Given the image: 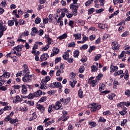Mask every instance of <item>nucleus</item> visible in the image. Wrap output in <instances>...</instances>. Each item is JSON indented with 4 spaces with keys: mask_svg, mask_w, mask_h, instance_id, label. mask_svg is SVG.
<instances>
[{
    "mask_svg": "<svg viewBox=\"0 0 130 130\" xmlns=\"http://www.w3.org/2000/svg\"><path fill=\"white\" fill-rule=\"evenodd\" d=\"M27 86L28 88H30L31 86L30 85H21V92H22V94H23V95H26V94H27Z\"/></svg>",
    "mask_w": 130,
    "mask_h": 130,
    "instance_id": "nucleus-5",
    "label": "nucleus"
},
{
    "mask_svg": "<svg viewBox=\"0 0 130 130\" xmlns=\"http://www.w3.org/2000/svg\"><path fill=\"white\" fill-rule=\"evenodd\" d=\"M50 81V77L49 76H46L44 80H43V81L44 83H47V82H49Z\"/></svg>",
    "mask_w": 130,
    "mask_h": 130,
    "instance_id": "nucleus-38",
    "label": "nucleus"
},
{
    "mask_svg": "<svg viewBox=\"0 0 130 130\" xmlns=\"http://www.w3.org/2000/svg\"><path fill=\"white\" fill-rule=\"evenodd\" d=\"M72 15H73V16H77L78 15V10L76 9V10H73Z\"/></svg>",
    "mask_w": 130,
    "mask_h": 130,
    "instance_id": "nucleus-54",
    "label": "nucleus"
},
{
    "mask_svg": "<svg viewBox=\"0 0 130 130\" xmlns=\"http://www.w3.org/2000/svg\"><path fill=\"white\" fill-rule=\"evenodd\" d=\"M48 57H49L48 54L44 53L40 57V61H43V60H46L47 59V58H48Z\"/></svg>",
    "mask_w": 130,
    "mask_h": 130,
    "instance_id": "nucleus-8",
    "label": "nucleus"
},
{
    "mask_svg": "<svg viewBox=\"0 0 130 130\" xmlns=\"http://www.w3.org/2000/svg\"><path fill=\"white\" fill-rule=\"evenodd\" d=\"M10 122V123H16V122H18V119L11 120Z\"/></svg>",
    "mask_w": 130,
    "mask_h": 130,
    "instance_id": "nucleus-55",
    "label": "nucleus"
},
{
    "mask_svg": "<svg viewBox=\"0 0 130 130\" xmlns=\"http://www.w3.org/2000/svg\"><path fill=\"white\" fill-rule=\"evenodd\" d=\"M35 23L37 25L41 23V19L40 18L37 17L36 18Z\"/></svg>",
    "mask_w": 130,
    "mask_h": 130,
    "instance_id": "nucleus-30",
    "label": "nucleus"
},
{
    "mask_svg": "<svg viewBox=\"0 0 130 130\" xmlns=\"http://www.w3.org/2000/svg\"><path fill=\"white\" fill-rule=\"evenodd\" d=\"M4 77H5V78H10V73H8V72H4L3 74Z\"/></svg>",
    "mask_w": 130,
    "mask_h": 130,
    "instance_id": "nucleus-49",
    "label": "nucleus"
},
{
    "mask_svg": "<svg viewBox=\"0 0 130 130\" xmlns=\"http://www.w3.org/2000/svg\"><path fill=\"white\" fill-rule=\"evenodd\" d=\"M125 95L127 96V97H129L130 96V90L127 89L125 91Z\"/></svg>",
    "mask_w": 130,
    "mask_h": 130,
    "instance_id": "nucleus-46",
    "label": "nucleus"
},
{
    "mask_svg": "<svg viewBox=\"0 0 130 130\" xmlns=\"http://www.w3.org/2000/svg\"><path fill=\"white\" fill-rule=\"evenodd\" d=\"M127 121V120H126V119H123V121L121 122V126H124V125H125V123H126Z\"/></svg>",
    "mask_w": 130,
    "mask_h": 130,
    "instance_id": "nucleus-40",
    "label": "nucleus"
},
{
    "mask_svg": "<svg viewBox=\"0 0 130 130\" xmlns=\"http://www.w3.org/2000/svg\"><path fill=\"white\" fill-rule=\"evenodd\" d=\"M20 73L22 74V76H24V77L26 76H29V69H28V66L27 64H24L23 65V70L20 71Z\"/></svg>",
    "mask_w": 130,
    "mask_h": 130,
    "instance_id": "nucleus-2",
    "label": "nucleus"
},
{
    "mask_svg": "<svg viewBox=\"0 0 130 130\" xmlns=\"http://www.w3.org/2000/svg\"><path fill=\"white\" fill-rule=\"evenodd\" d=\"M125 102H120L117 104V107H124Z\"/></svg>",
    "mask_w": 130,
    "mask_h": 130,
    "instance_id": "nucleus-36",
    "label": "nucleus"
},
{
    "mask_svg": "<svg viewBox=\"0 0 130 130\" xmlns=\"http://www.w3.org/2000/svg\"><path fill=\"white\" fill-rule=\"evenodd\" d=\"M37 48H38V45L36 43L32 47V50H35L36 49H37Z\"/></svg>",
    "mask_w": 130,
    "mask_h": 130,
    "instance_id": "nucleus-59",
    "label": "nucleus"
},
{
    "mask_svg": "<svg viewBox=\"0 0 130 130\" xmlns=\"http://www.w3.org/2000/svg\"><path fill=\"white\" fill-rule=\"evenodd\" d=\"M60 60H61V58L57 57V58H56V59L55 60V63H58V62H59V61H60Z\"/></svg>",
    "mask_w": 130,
    "mask_h": 130,
    "instance_id": "nucleus-53",
    "label": "nucleus"
},
{
    "mask_svg": "<svg viewBox=\"0 0 130 130\" xmlns=\"http://www.w3.org/2000/svg\"><path fill=\"white\" fill-rule=\"evenodd\" d=\"M58 52H59V49L57 48L54 47L53 48V53L51 54V57L54 56V55H56V54H58Z\"/></svg>",
    "mask_w": 130,
    "mask_h": 130,
    "instance_id": "nucleus-9",
    "label": "nucleus"
},
{
    "mask_svg": "<svg viewBox=\"0 0 130 130\" xmlns=\"http://www.w3.org/2000/svg\"><path fill=\"white\" fill-rule=\"evenodd\" d=\"M4 22L2 20H0V32L1 34H4V32L6 31L7 29V26L6 25H3V24Z\"/></svg>",
    "mask_w": 130,
    "mask_h": 130,
    "instance_id": "nucleus-4",
    "label": "nucleus"
},
{
    "mask_svg": "<svg viewBox=\"0 0 130 130\" xmlns=\"http://www.w3.org/2000/svg\"><path fill=\"white\" fill-rule=\"evenodd\" d=\"M60 74H61V70H57L56 74V76H58V77H59V76H60Z\"/></svg>",
    "mask_w": 130,
    "mask_h": 130,
    "instance_id": "nucleus-61",
    "label": "nucleus"
},
{
    "mask_svg": "<svg viewBox=\"0 0 130 130\" xmlns=\"http://www.w3.org/2000/svg\"><path fill=\"white\" fill-rule=\"evenodd\" d=\"M31 77H32V75H30L29 74H28V76H24L23 78H22L23 82H24V83L30 82L31 81V79H30Z\"/></svg>",
    "mask_w": 130,
    "mask_h": 130,
    "instance_id": "nucleus-7",
    "label": "nucleus"
},
{
    "mask_svg": "<svg viewBox=\"0 0 130 130\" xmlns=\"http://www.w3.org/2000/svg\"><path fill=\"white\" fill-rule=\"evenodd\" d=\"M18 23L19 25H21V26H23V25H24V24L26 23V21H24L23 19H20L19 20Z\"/></svg>",
    "mask_w": 130,
    "mask_h": 130,
    "instance_id": "nucleus-39",
    "label": "nucleus"
},
{
    "mask_svg": "<svg viewBox=\"0 0 130 130\" xmlns=\"http://www.w3.org/2000/svg\"><path fill=\"white\" fill-rule=\"evenodd\" d=\"M79 72L80 73V74H83V73L85 72V67L83 66H80L79 69Z\"/></svg>",
    "mask_w": 130,
    "mask_h": 130,
    "instance_id": "nucleus-23",
    "label": "nucleus"
},
{
    "mask_svg": "<svg viewBox=\"0 0 130 130\" xmlns=\"http://www.w3.org/2000/svg\"><path fill=\"white\" fill-rule=\"evenodd\" d=\"M125 51H122L121 53L118 56V58L121 59L122 57H123L124 55Z\"/></svg>",
    "mask_w": 130,
    "mask_h": 130,
    "instance_id": "nucleus-52",
    "label": "nucleus"
},
{
    "mask_svg": "<svg viewBox=\"0 0 130 130\" xmlns=\"http://www.w3.org/2000/svg\"><path fill=\"white\" fill-rule=\"evenodd\" d=\"M75 46H76V43L75 42H72L68 44V47H75Z\"/></svg>",
    "mask_w": 130,
    "mask_h": 130,
    "instance_id": "nucleus-27",
    "label": "nucleus"
},
{
    "mask_svg": "<svg viewBox=\"0 0 130 130\" xmlns=\"http://www.w3.org/2000/svg\"><path fill=\"white\" fill-rule=\"evenodd\" d=\"M101 56H102V55L101 54H97L95 56V58H94V60L95 61H97V60H99V58H101Z\"/></svg>",
    "mask_w": 130,
    "mask_h": 130,
    "instance_id": "nucleus-34",
    "label": "nucleus"
},
{
    "mask_svg": "<svg viewBox=\"0 0 130 130\" xmlns=\"http://www.w3.org/2000/svg\"><path fill=\"white\" fill-rule=\"evenodd\" d=\"M70 101H71V98H67L66 99L64 100V103L65 104H68V103H70Z\"/></svg>",
    "mask_w": 130,
    "mask_h": 130,
    "instance_id": "nucleus-48",
    "label": "nucleus"
},
{
    "mask_svg": "<svg viewBox=\"0 0 130 130\" xmlns=\"http://www.w3.org/2000/svg\"><path fill=\"white\" fill-rule=\"evenodd\" d=\"M61 103L60 102H57L55 103V106L54 105V109L55 110H58L60 107H61Z\"/></svg>",
    "mask_w": 130,
    "mask_h": 130,
    "instance_id": "nucleus-11",
    "label": "nucleus"
},
{
    "mask_svg": "<svg viewBox=\"0 0 130 130\" xmlns=\"http://www.w3.org/2000/svg\"><path fill=\"white\" fill-rule=\"evenodd\" d=\"M62 57L65 60H68V59H69V57H70V54H69V52H64Z\"/></svg>",
    "mask_w": 130,
    "mask_h": 130,
    "instance_id": "nucleus-14",
    "label": "nucleus"
},
{
    "mask_svg": "<svg viewBox=\"0 0 130 130\" xmlns=\"http://www.w3.org/2000/svg\"><path fill=\"white\" fill-rule=\"evenodd\" d=\"M67 37H68V35L66 33H65L63 34L62 36H59V39H60V40H62V39H66Z\"/></svg>",
    "mask_w": 130,
    "mask_h": 130,
    "instance_id": "nucleus-25",
    "label": "nucleus"
},
{
    "mask_svg": "<svg viewBox=\"0 0 130 130\" xmlns=\"http://www.w3.org/2000/svg\"><path fill=\"white\" fill-rule=\"evenodd\" d=\"M43 21L44 24H47V23H48V18L47 17L44 19Z\"/></svg>",
    "mask_w": 130,
    "mask_h": 130,
    "instance_id": "nucleus-62",
    "label": "nucleus"
},
{
    "mask_svg": "<svg viewBox=\"0 0 130 130\" xmlns=\"http://www.w3.org/2000/svg\"><path fill=\"white\" fill-rule=\"evenodd\" d=\"M64 69V64H61L60 66V71H61V74H63V70Z\"/></svg>",
    "mask_w": 130,
    "mask_h": 130,
    "instance_id": "nucleus-43",
    "label": "nucleus"
},
{
    "mask_svg": "<svg viewBox=\"0 0 130 130\" xmlns=\"http://www.w3.org/2000/svg\"><path fill=\"white\" fill-rule=\"evenodd\" d=\"M66 16L67 17V18H72L73 17V13H68L66 14Z\"/></svg>",
    "mask_w": 130,
    "mask_h": 130,
    "instance_id": "nucleus-60",
    "label": "nucleus"
},
{
    "mask_svg": "<svg viewBox=\"0 0 130 130\" xmlns=\"http://www.w3.org/2000/svg\"><path fill=\"white\" fill-rule=\"evenodd\" d=\"M123 73V71L122 70H120V71H118L116 72H115L114 75V76H118L119 75H121V74Z\"/></svg>",
    "mask_w": 130,
    "mask_h": 130,
    "instance_id": "nucleus-35",
    "label": "nucleus"
},
{
    "mask_svg": "<svg viewBox=\"0 0 130 130\" xmlns=\"http://www.w3.org/2000/svg\"><path fill=\"white\" fill-rule=\"evenodd\" d=\"M28 99H34L35 97H36L35 96V93H29V95H27Z\"/></svg>",
    "mask_w": 130,
    "mask_h": 130,
    "instance_id": "nucleus-26",
    "label": "nucleus"
},
{
    "mask_svg": "<svg viewBox=\"0 0 130 130\" xmlns=\"http://www.w3.org/2000/svg\"><path fill=\"white\" fill-rule=\"evenodd\" d=\"M24 47V46L23 45H19L16 47V51H22V48Z\"/></svg>",
    "mask_w": 130,
    "mask_h": 130,
    "instance_id": "nucleus-19",
    "label": "nucleus"
},
{
    "mask_svg": "<svg viewBox=\"0 0 130 130\" xmlns=\"http://www.w3.org/2000/svg\"><path fill=\"white\" fill-rule=\"evenodd\" d=\"M80 53V51L78 50H76L74 52V57H78L79 56V54Z\"/></svg>",
    "mask_w": 130,
    "mask_h": 130,
    "instance_id": "nucleus-28",
    "label": "nucleus"
},
{
    "mask_svg": "<svg viewBox=\"0 0 130 130\" xmlns=\"http://www.w3.org/2000/svg\"><path fill=\"white\" fill-rule=\"evenodd\" d=\"M52 21H53V16H52V14H50L49 15V22H50V23H51Z\"/></svg>",
    "mask_w": 130,
    "mask_h": 130,
    "instance_id": "nucleus-42",
    "label": "nucleus"
},
{
    "mask_svg": "<svg viewBox=\"0 0 130 130\" xmlns=\"http://www.w3.org/2000/svg\"><path fill=\"white\" fill-rule=\"evenodd\" d=\"M39 33V30L36 27H32L31 28V32H30L31 36L35 37L36 36V34Z\"/></svg>",
    "mask_w": 130,
    "mask_h": 130,
    "instance_id": "nucleus-6",
    "label": "nucleus"
},
{
    "mask_svg": "<svg viewBox=\"0 0 130 130\" xmlns=\"http://www.w3.org/2000/svg\"><path fill=\"white\" fill-rule=\"evenodd\" d=\"M14 24H15V20H9L8 22V26H10V27L14 26Z\"/></svg>",
    "mask_w": 130,
    "mask_h": 130,
    "instance_id": "nucleus-20",
    "label": "nucleus"
},
{
    "mask_svg": "<svg viewBox=\"0 0 130 130\" xmlns=\"http://www.w3.org/2000/svg\"><path fill=\"white\" fill-rule=\"evenodd\" d=\"M40 89L42 90H46L47 89V86H46V83H44V81H43V79L42 80L41 83H40Z\"/></svg>",
    "mask_w": 130,
    "mask_h": 130,
    "instance_id": "nucleus-10",
    "label": "nucleus"
},
{
    "mask_svg": "<svg viewBox=\"0 0 130 130\" xmlns=\"http://www.w3.org/2000/svg\"><path fill=\"white\" fill-rule=\"evenodd\" d=\"M77 84V81L75 80H71L70 81V85L72 87V88H75V85Z\"/></svg>",
    "mask_w": 130,
    "mask_h": 130,
    "instance_id": "nucleus-16",
    "label": "nucleus"
},
{
    "mask_svg": "<svg viewBox=\"0 0 130 130\" xmlns=\"http://www.w3.org/2000/svg\"><path fill=\"white\" fill-rule=\"evenodd\" d=\"M105 121H106V119L103 117H100L99 120V122H105Z\"/></svg>",
    "mask_w": 130,
    "mask_h": 130,
    "instance_id": "nucleus-50",
    "label": "nucleus"
},
{
    "mask_svg": "<svg viewBox=\"0 0 130 130\" xmlns=\"http://www.w3.org/2000/svg\"><path fill=\"white\" fill-rule=\"evenodd\" d=\"M13 88L14 89H20L21 88V85H14L13 86Z\"/></svg>",
    "mask_w": 130,
    "mask_h": 130,
    "instance_id": "nucleus-56",
    "label": "nucleus"
},
{
    "mask_svg": "<svg viewBox=\"0 0 130 130\" xmlns=\"http://www.w3.org/2000/svg\"><path fill=\"white\" fill-rule=\"evenodd\" d=\"M94 8L88 9V15H91V14H93V13H94Z\"/></svg>",
    "mask_w": 130,
    "mask_h": 130,
    "instance_id": "nucleus-51",
    "label": "nucleus"
},
{
    "mask_svg": "<svg viewBox=\"0 0 130 130\" xmlns=\"http://www.w3.org/2000/svg\"><path fill=\"white\" fill-rule=\"evenodd\" d=\"M91 68L92 72H96V71H98V68H97V67L95 66V65H93L91 66Z\"/></svg>",
    "mask_w": 130,
    "mask_h": 130,
    "instance_id": "nucleus-29",
    "label": "nucleus"
},
{
    "mask_svg": "<svg viewBox=\"0 0 130 130\" xmlns=\"http://www.w3.org/2000/svg\"><path fill=\"white\" fill-rule=\"evenodd\" d=\"M104 89H105V85L104 84H101L100 85L99 90L103 91Z\"/></svg>",
    "mask_w": 130,
    "mask_h": 130,
    "instance_id": "nucleus-32",
    "label": "nucleus"
},
{
    "mask_svg": "<svg viewBox=\"0 0 130 130\" xmlns=\"http://www.w3.org/2000/svg\"><path fill=\"white\" fill-rule=\"evenodd\" d=\"M81 61H82V62H86V61H87V57H84L83 58H81Z\"/></svg>",
    "mask_w": 130,
    "mask_h": 130,
    "instance_id": "nucleus-63",
    "label": "nucleus"
},
{
    "mask_svg": "<svg viewBox=\"0 0 130 130\" xmlns=\"http://www.w3.org/2000/svg\"><path fill=\"white\" fill-rule=\"evenodd\" d=\"M39 36H41L44 33V31L42 29H40L39 31Z\"/></svg>",
    "mask_w": 130,
    "mask_h": 130,
    "instance_id": "nucleus-64",
    "label": "nucleus"
},
{
    "mask_svg": "<svg viewBox=\"0 0 130 130\" xmlns=\"http://www.w3.org/2000/svg\"><path fill=\"white\" fill-rule=\"evenodd\" d=\"M52 108H54V105L52 104L49 106L48 112L51 113L52 112Z\"/></svg>",
    "mask_w": 130,
    "mask_h": 130,
    "instance_id": "nucleus-22",
    "label": "nucleus"
},
{
    "mask_svg": "<svg viewBox=\"0 0 130 130\" xmlns=\"http://www.w3.org/2000/svg\"><path fill=\"white\" fill-rule=\"evenodd\" d=\"M37 108L39 110H40L42 113H43V112L45 111V107H44L43 106L41 105H39L37 107Z\"/></svg>",
    "mask_w": 130,
    "mask_h": 130,
    "instance_id": "nucleus-15",
    "label": "nucleus"
},
{
    "mask_svg": "<svg viewBox=\"0 0 130 130\" xmlns=\"http://www.w3.org/2000/svg\"><path fill=\"white\" fill-rule=\"evenodd\" d=\"M78 96L79 98H83V96H84V94H83V91L81 89L78 91Z\"/></svg>",
    "mask_w": 130,
    "mask_h": 130,
    "instance_id": "nucleus-31",
    "label": "nucleus"
},
{
    "mask_svg": "<svg viewBox=\"0 0 130 130\" xmlns=\"http://www.w3.org/2000/svg\"><path fill=\"white\" fill-rule=\"evenodd\" d=\"M98 26L99 27V28H101V29L105 28V24H104L99 23L98 24Z\"/></svg>",
    "mask_w": 130,
    "mask_h": 130,
    "instance_id": "nucleus-45",
    "label": "nucleus"
},
{
    "mask_svg": "<svg viewBox=\"0 0 130 130\" xmlns=\"http://www.w3.org/2000/svg\"><path fill=\"white\" fill-rule=\"evenodd\" d=\"M3 109L4 110H11V109H12V107H11V106H7L5 107Z\"/></svg>",
    "mask_w": 130,
    "mask_h": 130,
    "instance_id": "nucleus-57",
    "label": "nucleus"
},
{
    "mask_svg": "<svg viewBox=\"0 0 130 130\" xmlns=\"http://www.w3.org/2000/svg\"><path fill=\"white\" fill-rule=\"evenodd\" d=\"M31 53L32 54H34L35 55H39V54H40V52L39 51H38L37 52H36V50H32L31 51Z\"/></svg>",
    "mask_w": 130,
    "mask_h": 130,
    "instance_id": "nucleus-37",
    "label": "nucleus"
},
{
    "mask_svg": "<svg viewBox=\"0 0 130 130\" xmlns=\"http://www.w3.org/2000/svg\"><path fill=\"white\" fill-rule=\"evenodd\" d=\"M95 46H92L90 47V49L88 50V52H92L93 50H95Z\"/></svg>",
    "mask_w": 130,
    "mask_h": 130,
    "instance_id": "nucleus-47",
    "label": "nucleus"
},
{
    "mask_svg": "<svg viewBox=\"0 0 130 130\" xmlns=\"http://www.w3.org/2000/svg\"><path fill=\"white\" fill-rule=\"evenodd\" d=\"M47 100V97L46 96H43L42 97L40 100L39 101V103H41L42 102H44Z\"/></svg>",
    "mask_w": 130,
    "mask_h": 130,
    "instance_id": "nucleus-21",
    "label": "nucleus"
},
{
    "mask_svg": "<svg viewBox=\"0 0 130 130\" xmlns=\"http://www.w3.org/2000/svg\"><path fill=\"white\" fill-rule=\"evenodd\" d=\"M89 125H90V126H92V127H95L97 124H96V122H90L89 123Z\"/></svg>",
    "mask_w": 130,
    "mask_h": 130,
    "instance_id": "nucleus-41",
    "label": "nucleus"
},
{
    "mask_svg": "<svg viewBox=\"0 0 130 130\" xmlns=\"http://www.w3.org/2000/svg\"><path fill=\"white\" fill-rule=\"evenodd\" d=\"M73 37H74L75 40H81V39L82 38V34L79 33L74 34Z\"/></svg>",
    "mask_w": 130,
    "mask_h": 130,
    "instance_id": "nucleus-12",
    "label": "nucleus"
},
{
    "mask_svg": "<svg viewBox=\"0 0 130 130\" xmlns=\"http://www.w3.org/2000/svg\"><path fill=\"white\" fill-rule=\"evenodd\" d=\"M9 46H13L14 44H15V41L14 40H11L10 42L8 43Z\"/></svg>",
    "mask_w": 130,
    "mask_h": 130,
    "instance_id": "nucleus-44",
    "label": "nucleus"
},
{
    "mask_svg": "<svg viewBox=\"0 0 130 130\" xmlns=\"http://www.w3.org/2000/svg\"><path fill=\"white\" fill-rule=\"evenodd\" d=\"M35 96L36 97H39V96H41L42 95V91L41 90H38L37 92H35Z\"/></svg>",
    "mask_w": 130,
    "mask_h": 130,
    "instance_id": "nucleus-18",
    "label": "nucleus"
},
{
    "mask_svg": "<svg viewBox=\"0 0 130 130\" xmlns=\"http://www.w3.org/2000/svg\"><path fill=\"white\" fill-rule=\"evenodd\" d=\"M54 83H56L54 84L55 88H61V87H62V86L61 85V83H60V82H55Z\"/></svg>",
    "mask_w": 130,
    "mask_h": 130,
    "instance_id": "nucleus-24",
    "label": "nucleus"
},
{
    "mask_svg": "<svg viewBox=\"0 0 130 130\" xmlns=\"http://www.w3.org/2000/svg\"><path fill=\"white\" fill-rule=\"evenodd\" d=\"M110 69L111 73H114V72H116V71L118 70V67H117V66H114L113 63H112L111 64Z\"/></svg>",
    "mask_w": 130,
    "mask_h": 130,
    "instance_id": "nucleus-13",
    "label": "nucleus"
},
{
    "mask_svg": "<svg viewBox=\"0 0 130 130\" xmlns=\"http://www.w3.org/2000/svg\"><path fill=\"white\" fill-rule=\"evenodd\" d=\"M89 108H91V111H96V110H99L101 108V105H98L95 103H93L92 105H89L88 106Z\"/></svg>",
    "mask_w": 130,
    "mask_h": 130,
    "instance_id": "nucleus-1",
    "label": "nucleus"
},
{
    "mask_svg": "<svg viewBox=\"0 0 130 130\" xmlns=\"http://www.w3.org/2000/svg\"><path fill=\"white\" fill-rule=\"evenodd\" d=\"M32 115V116L29 118V121H32V120H33L34 119H36V118H37V115H36V112H34Z\"/></svg>",
    "mask_w": 130,
    "mask_h": 130,
    "instance_id": "nucleus-17",
    "label": "nucleus"
},
{
    "mask_svg": "<svg viewBox=\"0 0 130 130\" xmlns=\"http://www.w3.org/2000/svg\"><path fill=\"white\" fill-rule=\"evenodd\" d=\"M5 79H6V77L4 75L0 76V81L2 82V83H6V80Z\"/></svg>",
    "mask_w": 130,
    "mask_h": 130,
    "instance_id": "nucleus-33",
    "label": "nucleus"
},
{
    "mask_svg": "<svg viewBox=\"0 0 130 130\" xmlns=\"http://www.w3.org/2000/svg\"><path fill=\"white\" fill-rule=\"evenodd\" d=\"M103 77V74L102 73H100L98 76L96 77V79L99 80V81L100 80L101 78H102Z\"/></svg>",
    "mask_w": 130,
    "mask_h": 130,
    "instance_id": "nucleus-58",
    "label": "nucleus"
},
{
    "mask_svg": "<svg viewBox=\"0 0 130 130\" xmlns=\"http://www.w3.org/2000/svg\"><path fill=\"white\" fill-rule=\"evenodd\" d=\"M73 3L70 5V9L72 10V11H76V10H78V8L80 7V5H77V3L78 1L77 0H73Z\"/></svg>",
    "mask_w": 130,
    "mask_h": 130,
    "instance_id": "nucleus-3",
    "label": "nucleus"
}]
</instances>
